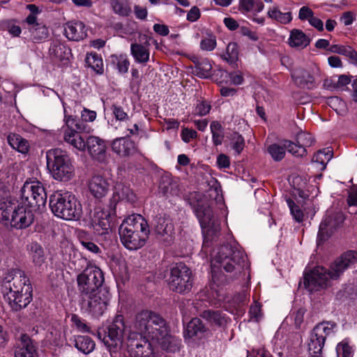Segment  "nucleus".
<instances>
[{"label": "nucleus", "mask_w": 357, "mask_h": 357, "mask_svg": "<svg viewBox=\"0 0 357 357\" xmlns=\"http://www.w3.org/2000/svg\"><path fill=\"white\" fill-rule=\"evenodd\" d=\"M0 291L4 300L15 312L25 308L33 298L30 280L21 269H14L3 275L0 280Z\"/></svg>", "instance_id": "nucleus-1"}, {"label": "nucleus", "mask_w": 357, "mask_h": 357, "mask_svg": "<svg viewBox=\"0 0 357 357\" xmlns=\"http://www.w3.org/2000/svg\"><path fill=\"white\" fill-rule=\"evenodd\" d=\"M121 242L130 250L142 248L150 234L146 220L139 214H132L123 220L119 229Z\"/></svg>", "instance_id": "nucleus-2"}, {"label": "nucleus", "mask_w": 357, "mask_h": 357, "mask_svg": "<svg viewBox=\"0 0 357 357\" xmlns=\"http://www.w3.org/2000/svg\"><path fill=\"white\" fill-rule=\"evenodd\" d=\"M34 215L31 206L24 201L11 197L3 198L0 202V221L11 227L22 229L29 227L33 222Z\"/></svg>", "instance_id": "nucleus-3"}, {"label": "nucleus", "mask_w": 357, "mask_h": 357, "mask_svg": "<svg viewBox=\"0 0 357 357\" xmlns=\"http://www.w3.org/2000/svg\"><path fill=\"white\" fill-rule=\"evenodd\" d=\"M50 207L53 214L66 220L81 218L82 206L76 197L68 191H56L50 197Z\"/></svg>", "instance_id": "nucleus-4"}, {"label": "nucleus", "mask_w": 357, "mask_h": 357, "mask_svg": "<svg viewBox=\"0 0 357 357\" xmlns=\"http://www.w3.org/2000/svg\"><path fill=\"white\" fill-rule=\"evenodd\" d=\"M194 212L202 229V252L206 253L220 230V220L208 203H199L195 206Z\"/></svg>", "instance_id": "nucleus-5"}, {"label": "nucleus", "mask_w": 357, "mask_h": 357, "mask_svg": "<svg viewBox=\"0 0 357 357\" xmlns=\"http://www.w3.org/2000/svg\"><path fill=\"white\" fill-rule=\"evenodd\" d=\"M248 268L250 264L246 255L230 243L224 245L211 254V268Z\"/></svg>", "instance_id": "nucleus-6"}, {"label": "nucleus", "mask_w": 357, "mask_h": 357, "mask_svg": "<svg viewBox=\"0 0 357 357\" xmlns=\"http://www.w3.org/2000/svg\"><path fill=\"white\" fill-rule=\"evenodd\" d=\"M47 167L54 180L69 181L75 174V168L68 153L60 149L49 150L46 153Z\"/></svg>", "instance_id": "nucleus-7"}, {"label": "nucleus", "mask_w": 357, "mask_h": 357, "mask_svg": "<svg viewBox=\"0 0 357 357\" xmlns=\"http://www.w3.org/2000/svg\"><path fill=\"white\" fill-rule=\"evenodd\" d=\"M64 112V125L62 126L63 140L68 145L80 152L86 150V139L79 132L83 130L82 123L73 116L66 114V104L62 102Z\"/></svg>", "instance_id": "nucleus-8"}, {"label": "nucleus", "mask_w": 357, "mask_h": 357, "mask_svg": "<svg viewBox=\"0 0 357 357\" xmlns=\"http://www.w3.org/2000/svg\"><path fill=\"white\" fill-rule=\"evenodd\" d=\"M126 326L122 315H117L105 328L98 330V335L110 351H116L121 346Z\"/></svg>", "instance_id": "nucleus-9"}, {"label": "nucleus", "mask_w": 357, "mask_h": 357, "mask_svg": "<svg viewBox=\"0 0 357 357\" xmlns=\"http://www.w3.org/2000/svg\"><path fill=\"white\" fill-rule=\"evenodd\" d=\"M344 269H310L304 274V286L309 291H318L328 285L329 280H337Z\"/></svg>", "instance_id": "nucleus-10"}, {"label": "nucleus", "mask_w": 357, "mask_h": 357, "mask_svg": "<svg viewBox=\"0 0 357 357\" xmlns=\"http://www.w3.org/2000/svg\"><path fill=\"white\" fill-rule=\"evenodd\" d=\"M104 282L102 269H84L77 277L79 297L95 293L102 289Z\"/></svg>", "instance_id": "nucleus-11"}, {"label": "nucleus", "mask_w": 357, "mask_h": 357, "mask_svg": "<svg viewBox=\"0 0 357 357\" xmlns=\"http://www.w3.org/2000/svg\"><path fill=\"white\" fill-rule=\"evenodd\" d=\"M79 299L82 310L93 317H99L107 309L109 294L106 289H102Z\"/></svg>", "instance_id": "nucleus-12"}, {"label": "nucleus", "mask_w": 357, "mask_h": 357, "mask_svg": "<svg viewBox=\"0 0 357 357\" xmlns=\"http://www.w3.org/2000/svg\"><path fill=\"white\" fill-rule=\"evenodd\" d=\"M231 271L232 269H211L210 289L214 305L225 301L226 292L224 286L232 280Z\"/></svg>", "instance_id": "nucleus-13"}, {"label": "nucleus", "mask_w": 357, "mask_h": 357, "mask_svg": "<svg viewBox=\"0 0 357 357\" xmlns=\"http://www.w3.org/2000/svg\"><path fill=\"white\" fill-rule=\"evenodd\" d=\"M21 200L31 206H44L47 194L43 183L37 180L26 181L21 189Z\"/></svg>", "instance_id": "nucleus-14"}, {"label": "nucleus", "mask_w": 357, "mask_h": 357, "mask_svg": "<svg viewBox=\"0 0 357 357\" xmlns=\"http://www.w3.org/2000/svg\"><path fill=\"white\" fill-rule=\"evenodd\" d=\"M167 280L169 289L179 294L190 291L192 287V273L191 269H169Z\"/></svg>", "instance_id": "nucleus-15"}, {"label": "nucleus", "mask_w": 357, "mask_h": 357, "mask_svg": "<svg viewBox=\"0 0 357 357\" xmlns=\"http://www.w3.org/2000/svg\"><path fill=\"white\" fill-rule=\"evenodd\" d=\"M127 347L130 357H154L152 345L146 337L128 335Z\"/></svg>", "instance_id": "nucleus-16"}, {"label": "nucleus", "mask_w": 357, "mask_h": 357, "mask_svg": "<svg viewBox=\"0 0 357 357\" xmlns=\"http://www.w3.org/2000/svg\"><path fill=\"white\" fill-rule=\"evenodd\" d=\"M153 312L150 310H142L137 313L128 335H133L135 337H146Z\"/></svg>", "instance_id": "nucleus-17"}, {"label": "nucleus", "mask_w": 357, "mask_h": 357, "mask_svg": "<svg viewBox=\"0 0 357 357\" xmlns=\"http://www.w3.org/2000/svg\"><path fill=\"white\" fill-rule=\"evenodd\" d=\"M344 221L342 214L340 213L328 215L324 218L319 225L317 234V243L324 242L332 233L333 229L339 227Z\"/></svg>", "instance_id": "nucleus-18"}, {"label": "nucleus", "mask_w": 357, "mask_h": 357, "mask_svg": "<svg viewBox=\"0 0 357 357\" xmlns=\"http://www.w3.org/2000/svg\"><path fill=\"white\" fill-rule=\"evenodd\" d=\"M86 150L91 157L100 162L107 159L106 142L96 136H89L86 139Z\"/></svg>", "instance_id": "nucleus-19"}, {"label": "nucleus", "mask_w": 357, "mask_h": 357, "mask_svg": "<svg viewBox=\"0 0 357 357\" xmlns=\"http://www.w3.org/2000/svg\"><path fill=\"white\" fill-rule=\"evenodd\" d=\"M87 188L90 194L95 199H100L109 192L110 184L104 176L95 175L88 181Z\"/></svg>", "instance_id": "nucleus-20"}, {"label": "nucleus", "mask_w": 357, "mask_h": 357, "mask_svg": "<svg viewBox=\"0 0 357 357\" xmlns=\"http://www.w3.org/2000/svg\"><path fill=\"white\" fill-rule=\"evenodd\" d=\"M167 333V321L160 314L153 312L146 338L149 337L159 341L161 338L165 337Z\"/></svg>", "instance_id": "nucleus-21"}, {"label": "nucleus", "mask_w": 357, "mask_h": 357, "mask_svg": "<svg viewBox=\"0 0 357 357\" xmlns=\"http://www.w3.org/2000/svg\"><path fill=\"white\" fill-rule=\"evenodd\" d=\"M111 219L112 216L109 212L97 209L92 219L93 229L100 235L107 233L111 227Z\"/></svg>", "instance_id": "nucleus-22"}, {"label": "nucleus", "mask_w": 357, "mask_h": 357, "mask_svg": "<svg viewBox=\"0 0 357 357\" xmlns=\"http://www.w3.org/2000/svg\"><path fill=\"white\" fill-rule=\"evenodd\" d=\"M64 33L70 40L79 41L87 36L85 24L80 21H70L64 26Z\"/></svg>", "instance_id": "nucleus-23"}, {"label": "nucleus", "mask_w": 357, "mask_h": 357, "mask_svg": "<svg viewBox=\"0 0 357 357\" xmlns=\"http://www.w3.org/2000/svg\"><path fill=\"white\" fill-rule=\"evenodd\" d=\"M112 149L119 156H128L133 154L136 151L134 142L128 137L114 139L112 143Z\"/></svg>", "instance_id": "nucleus-24"}, {"label": "nucleus", "mask_w": 357, "mask_h": 357, "mask_svg": "<svg viewBox=\"0 0 357 357\" xmlns=\"http://www.w3.org/2000/svg\"><path fill=\"white\" fill-rule=\"evenodd\" d=\"M21 344L15 351V357H38L36 344L27 334H22Z\"/></svg>", "instance_id": "nucleus-25"}, {"label": "nucleus", "mask_w": 357, "mask_h": 357, "mask_svg": "<svg viewBox=\"0 0 357 357\" xmlns=\"http://www.w3.org/2000/svg\"><path fill=\"white\" fill-rule=\"evenodd\" d=\"M311 40L302 30L292 29L287 40L288 45L296 50H303L310 44Z\"/></svg>", "instance_id": "nucleus-26"}, {"label": "nucleus", "mask_w": 357, "mask_h": 357, "mask_svg": "<svg viewBox=\"0 0 357 357\" xmlns=\"http://www.w3.org/2000/svg\"><path fill=\"white\" fill-rule=\"evenodd\" d=\"M136 195L128 186L122 183H117L114 188L111 205H112L114 202L119 201H126L133 203L136 201Z\"/></svg>", "instance_id": "nucleus-27"}, {"label": "nucleus", "mask_w": 357, "mask_h": 357, "mask_svg": "<svg viewBox=\"0 0 357 357\" xmlns=\"http://www.w3.org/2000/svg\"><path fill=\"white\" fill-rule=\"evenodd\" d=\"M298 18L302 21H307L310 25L318 31H323L324 30L323 21L316 17L312 10L307 6H303L300 8Z\"/></svg>", "instance_id": "nucleus-28"}, {"label": "nucleus", "mask_w": 357, "mask_h": 357, "mask_svg": "<svg viewBox=\"0 0 357 357\" xmlns=\"http://www.w3.org/2000/svg\"><path fill=\"white\" fill-rule=\"evenodd\" d=\"M267 16L271 20L282 24H287L292 20L291 13L282 12L278 4H273L268 8Z\"/></svg>", "instance_id": "nucleus-29"}, {"label": "nucleus", "mask_w": 357, "mask_h": 357, "mask_svg": "<svg viewBox=\"0 0 357 357\" xmlns=\"http://www.w3.org/2000/svg\"><path fill=\"white\" fill-rule=\"evenodd\" d=\"M239 10L243 15L251 13L256 15L261 12L264 5L261 0H239Z\"/></svg>", "instance_id": "nucleus-30"}, {"label": "nucleus", "mask_w": 357, "mask_h": 357, "mask_svg": "<svg viewBox=\"0 0 357 357\" xmlns=\"http://www.w3.org/2000/svg\"><path fill=\"white\" fill-rule=\"evenodd\" d=\"M155 229L156 233L161 236H172L174 234V225L169 218L158 217L156 219Z\"/></svg>", "instance_id": "nucleus-31"}, {"label": "nucleus", "mask_w": 357, "mask_h": 357, "mask_svg": "<svg viewBox=\"0 0 357 357\" xmlns=\"http://www.w3.org/2000/svg\"><path fill=\"white\" fill-rule=\"evenodd\" d=\"M335 268H350L357 266V252L349 250L344 252L335 261Z\"/></svg>", "instance_id": "nucleus-32"}, {"label": "nucleus", "mask_w": 357, "mask_h": 357, "mask_svg": "<svg viewBox=\"0 0 357 357\" xmlns=\"http://www.w3.org/2000/svg\"><path fill=\"white\" fill-rule=\"evenodd\" d=\"M332 158L333 151L331 148L328 147L319 151L313 156L312 162L317 169L324 170Z\"/></svg>", "instance_id": "nucleus-33"}, {"label": "nucleus", "mask_w": 357, "mask_h": 357, "mask_svg": "<svg viewBox=\"0 0 357 357\" xmlns=\"http://www.w3.org/2000/svg\"><path fill=\"white\" fill-rule=\"evenodd\" d=\"M74 342L75 347L84 354L91 353L96 347L93 340L87 335H77L75 337Z\"/></svg>", "instance_id": "nucleus-34"}, {"label": "nucleus", "mask_w": 357, "mask_h": 357, "mask_svg": "<svg viewBox=\"0 0 357 357\" xmlns=\"http://www.w3.org/2000/svg\"><path fill=\"white\" fill-rule=\"evenodd\" d=\"M9 145L21 153H26L29 149L28 141L19 135L10 133L7 137Z\"/></svg>", "instance_id": "nucleus-35"}, {"label": "nucleus", "mask_w": 357, "mask_h": 357, "mask_svg": "<svg viewBox=\"0 0 357 357\" xmlns=\"http://www.w3.org/2000/svg\"><path fill=\"white\" fill-rule=\"evenodd\" d=\"M50 54L53 58L60 61L68 59L70 55V50L64 44L56 41L50 47Z\"/></svg>", "instance_id": "nucleus-36"}, {"label": "nucleus", "mask_w": 357, "mask_h": 357, "mask_svg": "<svg viewBox=\"0 0 357 357\" xmlns=\"http://www.w3.org/2000/svg\"><path fill=\"white\" fill-rule=\"evenodd\" d=\"M336 327L337 324L333 321H323L317 324L312 332L314 336L321 337L326 341V337L334 332L333 330Z\"/></svg>", "instance_id": "nucleus-37"}, {"label": "nucleus", "mask_w": 357, "mask_h": 357, "mask_svg": "<svg viewBox=\"0 0 357 357\" xmlns=\"http://www.w3.org/2000/svg\"><path fill=\"white\" fill-rule=\"evenodd\" d=\"M131 54L137 63H146L149 60V51L148 48L141 44L132 43L130 46Z\"/></svg>", "instance_id": "nucleus-38"}, {"label": "nucleus", "mask_w": 357, "mask_h": 357, "mask_svg": "<svg viewBox=\"0 0 357 357\" xmlns=\"http://www.w3.org/2000/svg\"><path fill=\"white\" fill-rule=\"evenodd\" d=\"M112 65L121 74L128 73L130 66V61L126 54H113L109 57Z\"/></svg>", "instance_id": "nucleus-39"}, {"label": "nucleus", "mask_w": 357, "mask_h": 357, "mask_svg": "<svg viewBox=\"0 0 357 357\" xmlns=\"http://www.w3.org/2000/svg\"><path fill=\"white\" fill-rule=\"evenodd\" d=\"M325 341L321 337L314 336L313 332L310 335V341L308 344L309 352L311 357H322V349Z\"/></svg>", "instance_id": "nucleus-40"}, {"label": "nucleus", "mask_w": 357, "mask_h": 357, "mask_svg": "<svg viewBox=\"0 0 357 357\" xmlns=\"http://www.w3.org/2000/svg\"><path fill=\"white\" fill-rule=\"evenodd\" d=\"M205 332L202 321L198 318H194L189 321L185 329V336L192 338L199 336Z\"/></svg>", "instance_id": "nucleus-41"}, {"label": "nucleus", "mask_w": 357, "mask_h": 357, "mask_svg": "<svg viewBox=\"0 0 357 357\" xmlns=\"http://www.w3.org/2000/svg\"><path fill=\"white\" fill-rule=\"evenodd\" d=\"M85 61L86 65L98 74H102L104 71L103 61L100 56L96 53H88Z\"/></svg>", "instance_id": "nucleus-42"}, {"label": "nucleus", "mask_w": 357, "mask_h": 357, "mask_svg": "<svg viewBox=\"0 0 357 357\" xmlns=\"http://www.w3.org/2000/svg\"><path fill=\"white\" fill-rule=\"evenodd\" d=\"M111 7L114 13L122 17H128L132 12L130 4L124 0H112Z\"/></svg>", "instance_id": "nucleus-43"}, {"label": "nucleus", "mask_w": 357, "mask_h": 357, "mask_svg": "<svg viewBox=\"0 0 357 357\" xmlns=\"http://www.w3.org/2000/svg\"><path fill=\"white\" fill-rule=\"evenodd\" d=\"M30 255L36 266H40L44 261V252L42 247L36 242H32L28 246Z\"/></svg>", "instance_id": "nucleus-44"}, {"label": "nucleus", "mask_w": 357, "mask_h": 357, "mask_svg": "<svg viewBox=\"0 0 357 357\" xmlns=\"http://www.w3.org/2000/svg\"><path fill=\"white\" fill-rule=\"evenodd\" d=\"M202 317L211 324L217 326H222L225 322V316L220 311H213L211 310H204L202 313Z\"/></svg>", "instance_id": "nucleus-45"}, {"label": "nucleus", "mask_w": 357, "mask_h": 357, "mask_svg": "<svg viewBox=\"0 0 357 357\" xmlns=\"http://www.w3.org/2000/svg\"><path fill=\"white\" fill-rule=\"evenodd\" d=\"M211 132L212 133V141L214 145H220L224 139V132L222 125L218 121H213L211 123Z\"/></svg>", "instance_id": "nucleus-46"}, {"label": "nucleus", "mask_w": 357, "mask_h": 357, "mask_svg": "<svg viewBox=\"0 0 357 357\" xmlns=\"http://www.w3.org/2000/svg\"><path fill=\"white\" fill-rule=\"evenodd\" d=\"M267 152L271 156L273 160L280 161L285 155V147L284 146V141L282 145L278 144H272L267 146Z\"/></svg>", "instance_id": "nucleus-47"}, {"label": "nucleus", "mask_w": 357, "mask_h": 357, "mask_svg": "<svg viewBox=\"0 0 357 357\" xmlns=\"http://www.w3.org/2000/svg\"><path fill=\"white\" fill-rule=\"evenodd\" d=\"M159 342H160L162 349L171 352H174L178 349L180 345V341L175 337L169 335L168 333L165 337L161 338Z\"/></svg>", "instance_id": "nucleus-48"}, {"label": "nucleus", "mask_w": 357, "mask_h": 357, "mask_svg": "<svg viewBox=\"0 0 357 357\" xmlns=\"http://www.w3.org/2000/svg\"><path fill=\"white\" fill-rule=\"evenodd\" d=\"M212 65L208 59H204L195 67V74L201 78H207L211 75Z\"/></svg>", "instance_id": "nucleus-49"}, {"label": "nucleus", "mask_w": 357, "mask_h": 357, "mask_svg": "<svg viewBox=\"0 0 357 357\" xmlns=\"http://www.w3.org/2000/svg\"><path fill=\"white\" fill-rule=\"evenodd\" d=\"M86 233L84 231H80L78 234V239L83 247L84 249L86 250L87 251L93 253V254H98L100 252V248L95 244L93 242L89 241L86 237Z\"/></svg>", "instance_id": "nucleus-50"}, {"label": "nucleus", "mask_w": 357, "mask_h": 357, "mask_svg": "<svg viewBox=\"0 0 357 357\" xmlns=\"http://www.w3.org/2000/svg\"><path fill=\"white\" fill-rule=\"evenodd\" d=\"M284 146L291 154L295 157H303L306 154V149L303 146L288 140H284Z\"/></svg>", "instance_id": "nucleus-51"}, {"label": "nucleus", "mask_w": 357, "mask_h": 357, "mask_svg": "<svg viewBox=\"0 0 357 357\" xmlns=\"http://www.w3.org/2000/svg\"><path fill=\"white\" fill-rule=\"evenodd\" d=\"M292 77L295 82L301 86H308V84L312 82V76L305 70L294 73Z\"/></svg>", "instance_id": "nucleus-52"}, {"label": "nucleus", "mask_w": 357, "mask_h": 357, "mask_svg": "<svg viewBox=\"0 0 357 357\" xmlns=\"http://www.w3.org/2000/svg\"><path fill=\"white\" fill-rule=\"evenodd\" d=\"M29 31L33 38L36 40L45 39L48 36L47 27L41 23L36 26H33V28H29Z\"/></svg>", "instance_id": "nucleus-53"}, {"label": "nucleus", "mask_w": 357, "mask_h": 357, "mask_svg": "<svg viewBox=\"0 0 357 357\" xmlns=\"http://www.w3.org/2000/svg\"><path fill=\"white\" fill-rule=\"evenodd\" d=\"M287 203L294 219L298 222H303L304 219V214L300 207L291 199H287Z\"/></svg>", "instance_id": "nucleus-54"}, {"label": "nucleus", "mask_w": 357, "mask_h": 357, "mask_svg": "<svg viewBox=\"0 0 357 357\" xmlns=\"http://www.w3.org/2000/svg\"><path fill=\"white\" fill-rule=\"evenodd\" d=\"M231 145L232 149L239 154L244 148V139L237 132L231 135Z\"/></svg>", "instance_id": "nucleus-55"}, {"label": "nucleus", "mask_w": 357, "mask_h": 357, "mask_svg": "<svg viewBox=\"0 0 357 357\" xmlns=\"http://www.w3.org/2000/svg\"><path fill=\"white\" fill-rule=\"evenodd\" d=\"M238 51L237 44L235 43H229L225 55V59L230 63H233L238 59Z\"/></svg>", "instance_id": "nucleus-56"}, {"label": "nucleus", "mask_w": 357, "mask_h": 357, "mask_svg": "<svg viewBox=\"0 0 357 357\" xmlns=\"http://www.w3.org/2000/svg\"><path fill=\"white\" fill-rule=\"evenodd\" d=\"M70 321L79 331L82 333L90 332V327L86 324L85 320L80 318L78 315L72 314Z\"/></svg>", "instance_id": "nucleus-57"}, {"label": "nucleus", "mask_w": 357, "mask_h": 357, "mask_svg": "<svg viewBox=\"0 0 357 357\" xmlns=\"http://www.w3.org/2000/svg\"><path fill=\"white\" fill-rule=\"evenodd\" d=\"M336 352L337 357H352V349L345 341L337 344Z\"/></svg>", "instance_id": "nucleus-58"}, {"label": "nucleus", "mask_w": 357, "mask_h": 357, "mask_svg": "<svg viewBox=\"0 0 357 357\" xmlns=\"http://www.w3.org/2000/svg\"><path fill=\"white\" fill-rule=\"evenodd\" d=\"M211 109V105L206 101H199L194 110V114L197 116H205L209 113Z\"/></svg>", "instance_id": "nucleus-59"}, {"label": "nucleus", "mask_w": 357, "mask_h": 357, "mask_svg": "<svg viewBox=\"0 0 357 357\" xmlns=\"http://www.w3.org/2000/svg\"><path fill=\"white\" fill-rule=\"evenodd\" d=\"M297 141L298 144L305 148L313 144L314 139L310 133L302 132L298 135Z\"/></svg>", "instance_id": "nucleus-60"}, {"label": "nucleus", "mask_w": 357, "mask_h": 357, "mask_svg": "<svg viewBox=\"0 0 357 357\" xmlns=\"http://www.w3.org/2000/svg\"><path fill=\"white\" fill-rule=\"evenodd\" d=\"M216 46V39L214 36H209L201 40V49L206 51H211Z\"/></svg>", "instance_id": "nucleus-61"}, {"label": "nucleus", "mask_w": 357, "mask_h": 357, "mask_svg": "<svg viewBox=\"0 0 357 357\" xmlns=\"http://www.w3.org/2000/svg\"><path fill=\"white\" fill-rule=\"evenodd\" d=\"M6 29L12 37H17L22 32L21 28L12 21L6 23Z\"/></svg>", "instance_id": "nucleus-62"}, {"label": "nucleus", "mask_w": 357, "mask_h": 357, "mask_svg": "<svg viewBox=\"0 0 357 357\" xmlns=\"http://www.w3.org/2000/svg\"><path fill=\"white\" fill-rule=\"evenodd\" d=\"M351 47H346L340 45H333L329 47L328 51L332 53H337L347 56Z\"/></svg>", "instance_id": "nucleus-63"}, {"label": "nucleus", "mask_w": 357, "mask_h": 357, "mask_svg": "<svg viewBox=\"0 0 357 357\" xmlns=\"http://www.w3.org/2000/svg\"><path fill=\"white\" fill-rule=\"evenodd\" d=\"M347 203L349 206L357 207V185H354L350 189Z\"/></svg>", "instance_id": "nucleus-64"}]
</instances>
